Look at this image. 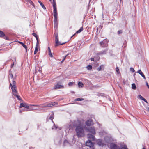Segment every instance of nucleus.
Returning a JSON list of instances; mask_svg holds the SVG:
<instances>
[{"mask_svg":"<svg viewBox=\"0 0 149 149\" xmlns=\"http://www.w3.org/2000/svg\"><path fill=\"white\" fill-rule=\"evenodd\" d=\"M84 120L83 119H79L77 121H74V123L70 122L68 124L65 125V132L67 133H68L69 130H72L74 127H75V131L77 137H83L85 136L84 127Z\"/></svg>","mask_w":149,"mask_h":149,"instance_id":"f257e3e1","label":"nucleus"},{"mask_svg":"<svg viewBox=\"0 0 149 149\" xmlns=\"http://www.w3.org/2000/svg\"><path fill=\"white\" fill-rule=\"evenodd\" d=\"M58 103L55 102H51L50 103H45L39 105H30L28 109L26 110V111H30L37 110H44V107H52L56 105Z\"/></svg>","mask_w":149,"mask_h":149,"instance_id":"f03ea898","label":"nucleus"},{"mask_svg":"<svg viewBox=\"0 0 149 149\" xmlns=\"http://www.w3.org/2000/svg\"><path fill=\"white\" fill-rule=\"evenodd\" d=\"M15 76L13 77V74H10L9 76V80L11 88L12 89L13 94L14 95H16L17 94L16 90V83L15 82Z\"/></svg>","mask_w":149,"mask_h":149,"instance_id":"7ed1b4c3","label":"nucleus"},{"mask_svg":"<svg viewBox=\"0 0 149 149\" xmlns=\"http://www.w3.org/2000/svg\"><path fill=\"white\" fill-rule=\"evenodd\" d=\"M84 126V128H85L86 130L87 131L90 132L93 134H95V131L94 127H85V126Z\"/></svg>","mask_w":149,"mask_h":149,"instance_id":"20e7f679","label":"nucleus"},{"mask_svg":"<svg viewBox=\"0 0 149 149\" xmlns=\"http://www.w3.org/2000/svg\"><path fill=\"white\" fill-rule=\"evenodd\" d=\"M108 40L107 39H104L102 41L99 42L100 44L102 47H106L108 45Z\"/></svg>","mask_w":149,"mask_h":149,"instance_id":"39448f33","label":"nucleus"},{"mask_svg":"<svg viewBox=\"0 0 149 149\" xmlns=\"http://www.w3.org/2000/svg\"><path fill=\"white\" fill-rule=\"evenodd\" d=\"M54 17V27L57 25V12H53Z\"/></svg>","mask_w":149,"mask_h":149,"instance_id":"423d86ee","label":"nucleus"},{"mask_svg":"<svg viewBox=\"0 0 149 149\" xmlns=\"http://www.w3.org/2000/svg\"><path fill=\"white\" fill-rule=\"evenodd\" d=\"M86 145L89 147L90 148H94V144L90 140H88V141H86Z\"/></svg>","mask_w":149,"mask_h":149,"instance_id":"0eeeda50","label":"nucleus"},{"mask_svg":"<svg viewBox=\"0 0 149 149\" xmlns=\"http://www.w3.org/2000/svg\"><path fill=\"white\" fill-rule=\"evenodd\" d=\"M97 144L100 146H103L105 144L103 141L100 139H98L97 141Z\"/></svg>","mask_w":149,"mask_h":149,"instance_id":"6e6552de","label":"nucleus"},{"mask_svg":"<svg viewBox=\"0 0 149 149\" xmlns=\"http://www.w3.org/2000/svg\"><path fill=\"white\" fill-rule=\"evenodd\" d=\"M19 107L20 108L24 107L28 109V108H29V105L26 103H22L20 104Z\"/></svg>","mask_w":149,"mask_h":149,"instance_id":"1a4fd4ad","label":"nucleus"},{"mask_svg":"<svg viewBox=\"0 0 149 149\" xmlns=\"http://www.w3.org/2000/svg\"><path fill=\"white\" fill-rule=\"evenodd\" d=\"M110 147L111 149H118L120 148L119 146L113 143L110 144Z\"/></svg>","mask_w":149,"mask_h":149,"instance_id":"9d476101","label":"nucleus"},{"mask_svg":"<svg viewBox=\"0 0 149 149\" xmlns=\"http://www.w3.org/2000/svg\"><path fill=\"white\" fill-rule=\"evenodd\" d=\"M52 5L54 9L53 12H57L55 0H53Z\"/></svg>","mask_w":149,"mask_h":149,"instance_id":"9b49d317","label":"nucleus"},{"mask_svg":"<svg viewBox=\"0 0 149 149\" xmlns=\"http://www.w3.org/2000/svg\"><path fill=\"white\" fill-rule=\"evenodd\" d=\"M87 126H90L93 124V122L91 119L87 120L85 122Z\"/></svg>","mask_w":149,"mask_h":149,"instance_id":"f8f14e48","label":"nucleus"},{"mask_svg":"<svg viewBox=\"0 0 149 149\" xmlns=\"http://www.w3.org/2000/svg\"><path fill=\"white\" fill-rule=\"evenodd\" d=\"M87 137L88 138L90 139V140H91L92 141H94L95 140V137L93 135L88 134L87 135Z\"/></svg>","mask_w":149,"mask_h":149,"instance_id":"ddd939ff","label":"nucleus"},{"mask_svg":"<svg viewBox=\"0 0 149 149\" xmlns=\"http://www.w3.org/2000/svg\"><path fill=\"white\" fill-rule=\"evenodd\" d=\"M63 85H61L59 84H57L54 87V89H60L61 88H63Z\"/></svg>","mask_w":149,"mask_h":149,"instance_id":"4468645a","label":"nucleus"},{"mask_svg":"<svg viewBox=\"0 0 149 149\" xmlns=\"http://www.w3.org/2000/svg\"><path fill=\"white\" fill-rule=\"evenodd\" d=\"M64 43H62V44L60 43L58 41V38H55V44H56L55 45V46L56 47V46H58V45H62L63 44H64Z\"/></svg>","mask_w":149,"mask_h":149,"instance_id":"2eb2a0df","label":"nucleus"},{"mask_svg":"<svg viewBox=\"0 0 149 149\" xmlns=\"http://www.w3.org/2000/svg\"><path fill=\"white\" fill-rule=\"evenodd\" d=\"M137 73L140 74L144 79H146V77L143 73L142 72L141 70H138Z\"/></svg>","mask_w":149,"mask_h":149,"instance_id":"dca6fc26","label":"nucleus"},{"mask_svg":"<svg viewBox=\"0 0 149 149\" xmlns=\"http://www.w3.org/2000/svg\"><path fill=\"white\" fill-rule=\"evenodd\" d=\"M63 146H70V144L69 143V142H68V141H67V140H65L64 141V142H63Z\"/></svg>","mask_w":149,"mask_h":149,"instance_id":"f3484780","label":"nucleus"},{"mask_svg":"<svg viewBox=\"0 0 149 149\" xmlns=\"http://www.w3.org/2000/svg\"><path fill=\"white\" fill-rule=\"evenodd\" d=\"M110 140V138L108 136H106L104 138V140L106 143H109Z\"/></svg>","mask_w":149,"mask_h":149,"instance_id":"a211bd4d","label":"nucleus"},{"mask_svg":"<svg viewBox=\"0 0 149 149\" xmlns=\"http://www.w3.org/2000/svg\"><path fill=\"white\" fill-rule=\"evenodd\" d=\"M50 117L49 118V119H50L52 121V119L53 118L54 113L53 112H52L50 114H49Z\"/></svg>","mask_w":149,"mask_h":149,"instance_id":"6ab92c4d","label":"nucleus"},{"mask_svg":"<svg viewBox=\"0 0 149 149\" xmlns=\"http://www.w3.org/2000/svg\"><path fill=\"white\" fill-rule=\"evenodd\" d=\"M18 42L19 43H20V44H21L23 46V47L24 48H25L26 51V52H27V47L26 46V45H25L22 42L19 41Z\"/></svg>","mask_w":149,"mask_h":149,"instance_id":"aec40b11","label":"nucleus"},{"mask_svg":"<svg viewBox=\"0 0 149 149\" xmlns=\"http://www.w3.org/2000/svg\"><path fill=\"white\" fill-rule=\"evenodd\" d=\"M32 34L33 36L35 37L36 38V39L37 40V45H38V36H37V35L35 33H33Z\"/></svg>","mask_w":149,"mask_h":149,"instance_id":"412c9836","label":"nucleus"},{"mask_svg":"<svg viewBox=\"0 0 149 149\" xmlns=\"http://www.w3.org/2000/svg\"><path fill=\"white\" fill-rule=\"evenodd\" d=\"M104 68V65H101L97 68V70L99 71H100L102 70H103Z\"/></svg>","mask_w":149,"mask_h":149,"instance_id":"4be33fe9","label":"nucleus"},{"mask_svg":"<svg viewBox=\"0 0 149 149\" xmlns=\"http://www.w3.org/2000/svg\"><path fill=\"white\" fill-rule=\"evenodd\" d=\"M121 149H128L127 146L125 144L121 145Z\"/></svg>","mask_w":149,"mask_h":149,"instance_id":"5701e85b","label":"nucleus"},{"mask_svg":"<svg viewBox=\"0 0 149 149\" xmlns=\"http://www.w3.org/2000/svg\"><path fill=\"white\" fill-rule=\"evenodd\" d=\"M38 2L44 9H46V8L45 7L44 5L41 1H38Z\"/></svg>","mask_w":149,"mask_h":149,"instance_id":"b1692460","label":"nucleus"},{"mask_svg":"<svg viewBox=\"0 0 149 149\" xmlns=\"http://www.w3.org/2000/svg\"><path fill=\"white\" fill-rule=\"evenodd\" d=\"M78 84L79 87H82L84 86L83 83L81 82H79Z\"/></svg>","mask_w":149,"mask_h":149,"instance_id":"393cba45","label":"nucleus"},{"mask_svg":"<svg viewBox=\"0 0 149 149\" xmlns=\"http://www.w3.org/2000/svg\"><path fill=\"white\" fill-rule=\"evenodd\" d=\"M132 88L134 90H135L136 88V87L135 84L134 83H133L132 85Z\"/></svg>","mask_w":149,"mask_h":149,"instance_id":"a878e982","label":"nucleus"},{"mask_svg":"<svg viewBox=\"0 0 149 149\" xmlns=\"http://www.w3.org/2000/svg\"><path fill=\"white\" fill-rule=\"evenodd\" d=\"M83 27H81L79 30L77 31L76 32V33H80L81 32L83 31Z\"/></svg>","mask_w":149,"mask_h":149,"instance_id":"bb28decb","label":"nucleus"},{"mask_svg":"<svg viewBox=\"0 0 149 149\" xmlns=\"http://www.w3.org/2000/svg\"><path fill=\"white\" fill-rule=\"evenodd\" d=\"M107 50H104L100 52V54H105L106 53Z\"/></svg>","mask_w":149,"mask_h":149,"instance_id":"cd10ccee","label":"nucleus"},{"mask_svg":"<svg viewBox=\"0 0 149 149\" xmlns=\"http://www.w3.org/2000/svg\"><path fill=\"white\" fill-rule=\"evenodd\" d=\"M83 98H76L75 99V101H81L84 100Z\"/></svg>","mask_w":149,"mask_h":149,"instance_id":"c85d7f7f","label":"nucleus"},{"mask_svg":"<svg viewBox=\"0 0 149 149\" xmlns=\"http://www.w3.org/2000/svg\"><path fill=\"white\" fill-rule=\"evenodd\" d=\"M5 35L4 33L2 31H0V37H2L4 36Z\"/></svg>","mask_w":149,"mask_h":149,"instance_id":"c756f323","label":"nucleus"},{"mask_svg":"<svg viewBox=\"0 0 149 149\" xmlns=\"http://www.w3.org/2000/svg\"><path fill=\"white\" fill-rule=\"evenodd\" d=\"M28 3H29L31 5H32L33 6V7L35 8L34 4L33 2L31 0L29 1V2Z\"/></svg>","mask_w":149,"mask_h":149,"instance_id":"7c9ffc66","label":"nucleus"},{"mask_svg":"<svg viewBox=\"0 0 149 149\" xmlns=\"http://www.w3.org/2000/svg\"><path fill=\"white\" fill-rule=\"evenodd\" d=\"M86 68L88 70H90L92 68V66L91 65H89L87 66Z\"/></svg>","mask_w":149,"mask_h":149,"instance_id":"2f4dec72","label":"nucleus"},{"mask_svg":"<svg viewBox=\"0 0 149 149\" xmlns=\"http://www.w3.org/2000/svg\"><path fill=\"white\" fill-rule=\"evenodd\" d=\"M37 45H36L37 47H36L35 50L34 52V54H36L37 51H38V49L37 47Z\"/></svg>","mask_w":149,"mask_h":149,"instance_id":"473e14b6","label":"nucleus"},{"mask_svg":"<svg viewBox=\"0 0 149 149\" xmlns=\"http://www.w3.org/2000/svg\"><path fill=\"white\" fill-rule=\"evenodd\" d=\"M15 96H16L18 100H20L21 99L20 98V96L17 94H16V95H14Z\"/></svg>","mask_w":149,"mask_h":149,"instance_id":"72a5a7b5","label":"nucleus"},{"mask_svg":"<svg viewBox=\"0 0 149 149\" xmlns=\"http://www.w3.org/2000/svg\"><path fill=\"white\" fill-rule=\"evenodd\" d=\"M57 128H58L54 124V126H53V127H52V130H54V129L56 130V129H57Z\"/></svg>","mask_w":149,"mask_h":149,"instance_id":"f704fd0d","label":"nucleus"},{"mask_svg":"<svg viewBox=\"0 0 149 149\" xmlns=\"http://www.w3.org/2000/svg\"><path fill=\"white\" fill-rule=\"evenodd\" d=\"M130 70L132 72H134V71H135L132 68H130Z\"/></svg>","mask_w":149,"mask_h":149,"instance_id":"c9c22d12","label":"nucleus"},{"mask_svg":"<svg viewBox=\"0 0 149 149\" xmlns=\"http://www.w3.org/2000/svg\"><path fill=\"white\" fill-rule=\"evenodd\" d=\"M138 97L139 98L142 100L144 98L140 95H139L138 96Z\"/></svg>","mask_w":149,"mask_h":149,"instance_id":"e433bc0d","label":"nucleus"},{"mask_svg":"<svg viewBox=\"0 0 149 149\" xmlns=\"http://www.w3.org/2000/svg\"><path fill=\"white\" fill-rule=\"evenodd\" d=\"M54 35H55V38H58V33H56V32L54 33Z\"/></svg>","mask_w":149,"mask_h":149,"instance_id":"4c0bfd02","label":"nucleus"},{"mask_svg":"<svg viewBox=\"0 0 149 149\" xmlns=\"http://www.w3.org/2000/svg\"><path fill=\"white\" fill-rule=\"evenodd\" d=\"M145 110H146V111H148L149 110V107H145Z\"/></svg>","mask_w":149,"mask_h":149,"instance_id":"58836bf2","label":"nucleus"},{"mask_svg":"<svg viewBox=\"0 0 149 149\" xmlns=\"http://www.w3.org/2000/svg\"><path fill=\"white\" fill-rule=\"evenodd\" d=\"M49 55L50 56L52 57H53V56L51 52H49Z\"/></svg>","mask_w":149,"mask_h":149,"instance_id":"ea45409f","label":"nucleus"},{"mask_svg":"<svg viewBox=\"0 0 149 149\" xmlns=\"http://www.w3.org/2000/svg\"><path fill=\"white\" fill-rule=\"evenodd\" d=\"M73 84V82H70L68 83V85L70 86H72Z\"/></svg>","mask_w":149,"mask_h":149,"instance_id":"a19ab883","label":"nucleus"},{"mask_svg":"<svg viewBox=\"0 0 149 149\" xmlns=\"http://www.w3.org/2000/svg\"><path fill=\"white\" fill-rule=\"evenodd\" d=\"M119 68H118V67H117V68H116V71L117 72H119Z\"/></svg>","mask_w":149,"mask_h":149,"instance_id":"79ce46f5","label":"nucleus"},{"mask_svg":"<svg viewBox=\"0 0 149 149\" xmlns=\"http://www.w3.org/2000/svg\"><path fill=\"white\" fill-rule=\"evenodd\" d=\"M118 33L119 34H120V33H122V31H118Z\"/></svg>","mask_w":149,"mask_h":149,"instance_id":"37998d69","label":"nucleus"},{"mask_svg":"<svg viewBox=\"0 0 149 149\" xmlns=\"http://www.w3.org/2000/svg\"><path fill=\"white\" fill-rule=\"evenodd\" d=\"M143 100L146 103H148L147 101L145 98H144Z\"/></svg>","mask_w":149,"mask_h":149,"instance_id":"c03bdc74","label":"nucleus"},{"mask_svg":"<svg viewBox=\"0 0 149 149\" xmlns=\"http://www.w3.org/2000/svg\"><path fill=\"white\" fill-rule=\"evenodd\" d=\"M4 39H6L7 40H9L8 38V37H6V36H4Z\"/></svg>","mask_w":149,"mask_h":149,"instance_id":"a18cd8bd","label":"nucleus"},{"mask_svg":"<svg viewBox=\"0 0 149 149\" xmlns=\"http://www.w3.org/2000/svg\"><path fill=\"white\" fill-rule=\"evenodd\" d=\"M67 56V55H66L65 56V57H64L63 58V61H64L66 57Z\"/></svg>","mask_w":149,"mask_h":149,"instance_id":"49530a36","label":"nucleus"},{"mask_svg":"<svg viewBox=\"0 0 149 149\" xmlns=\"http://www.w3.org/2000/svg\"><path fill=\"white\" fill-rule=\"evenodd\" d=\"M48 51H49V52H51L50 48L49 47H48Z\"/></svg>","mask_w":149,"mask_h":149,"instance_id":"de8ad7c7","label":"nucleus"},{"mask_svg":"<svg viewBox=\"0 0 149 149\" xmlns=\"http://www.w3.org/2000/svg\"><path fill=\"white\" fill-rule=\"evenodd\" d=\"M14 62H13V64H12L11 65V68H12V67H13V66L14 65Z\"/></svg>","mask_w":149,"mask_h":149,"instance_id":"09e8293b","label":"nucleus"},{"mask_svg":"<svg viewBox=\"0 0 149 149\" xmlns=\"http://www.w3.org/2000/svg\"><path fill=\"white\" fill-rule=\"evenodd\" d=\"M91 60L92 61H93L94 60V58H91Z\"/></svg>","mask_w":149,"mask_h":149,"instance_id":"8fccbe9b","label":"nucleus"},{"mask_svg":"<svg viewBox=\"0 0 149 149\" xmlns=\"http://www.w3.org/2000/svg\"><path fill=\"white\" fill-rule=\"evenodd\" d=\"M29 149H34V148L33 147H31L29 148Z\"/></svg>","mask_w":149,"mask_h":149,"instance_id":"3c124183","label":"nucleus"},{"mask_svg":"<svg viewBox=\"0 0 149 149\" xmlns=\"http://www.w3.org/2000/svg\"><path fill=\"white\" fill-rule=\"evenodd\" d=\"M146 84L147 86H148L149 85L148 84V83L147 82L146 83Z\"/></svg>","mask_w":149,"mask_h":149,"instance_id":"603ef678","label":"nucleus"},{"mask_svg":"<svg viewBox=\"0 0 149 149\" xmlns=\"http://www.w3.org/2000/svg\"><path fill=\"white\" fill-rule=\"evenodd\" d=\"M31 0H26V1L28 2H29V1H30Z\"/></svg>","mask_w":149,"mask_h":149,"instance_id":"864d4df0","label":"nucleus"},{"mask_svg":"<svg viewBox=\"0 0 149 149\" xmlns=\"http://www.w3.org/2000/svg\"><path fill=\"white\" fill-rule=\"evenodd\" d=\"M135 75H136V73H135L134 74V76Z\"/></svg>","mask_w":149,"mask_h":149,"instance_id":"5fc2aeb1","label":"nucleus"},{"mask_svg":"<svg viewBox=\"0 0 149 149\" xmlns=\"http://www.w3.org/2000/svg\"><path fill=\"white\" fill-rule=\"evenodd\" d=\"M87 149H94V148H90L89 149V148H88Z\"/></svg>","mask_w":149,"mask_h":149,"instance_id":"6e6d98bb","label":"nucleus"},{"mask_svg":"<svg viewBox=\"0 0 149 149\" xmlns=\"http://www.w3.org/2000/svg\"><path fill=\"white\" fill-rule=\"evenodd\" d=\"M148 87V88L149 89V85H148V86H147Z\"/></svg>","mask_w":149,"mask_h":149,"instance_id":"4d7b16f0","label":"nucleus"},{"mask_svg":"<svg viewBox=\"0 0 149 149\" xmlns=\"http://www.w3.org/2000/svg\"><path fill=\"white\" fill-rule=\"evenodd\" d=\"M63 60L61 61V63H62V62H63Z\"/></svg>","mask_w":149,"mask_h":149,"instance_id":"13d9d810","label":"nucleus"},{"mask_svg":"<svg viewBox=\"0 0 149 149\" xmlns=\"http://www.w3.org/2000/svg\"><path fill=\"white\" fill-rule=\"evenodd\" d=\"M75 35V34H74L72 36V37H73V36H74Z\"/></svg>","mask_w":149,"mask_h":149,"instance_id":"bf43d9fd","label":"nucleus"},{"mask_svg":"<svg viewBox=\"0 0 149 149\" xmlns=\"http://www.w3.org/2000/svg\"><path fill=\"white\" fill-rule=\"evenodd\" d=\"M143 149H146L145 148H143Z\"/></svg>","mask_w":149,"mask_h":149,"instance_id":"052dcab7","label":"nucleus"},{"mask_svg":"<svg viewBox=\"0 0 149 149\" xmlns=\"http://www.w3.org/2000/svg\"><path fill=\"white\" fill-rule=\"evenodd\" d=\"M49 1H51L52 0H49Z\"/></svg>","mask_w":149,"mask_h":149,"instance_id":"680f3d73","label":"nucleus"},{"mask_svg":"<svg viewBox=\"0 0 149 149\" xmlns=\"http://www.w3.org/2000/svg\"><path fill=\"white\" fill-rule=\"evenodd\" d=\"M59 130H60V129H60V128H59Z\"/></svg>","mask_w":149,"mask_h":149,"instance_id":"e2e57ef3","label":"nucleus"},{"mask_svg":"<svg viewBox=\"0 0 149 149\" xmlns=\"http://www.w3.org/2000/svg\"><path fill=\"white\" fill-rule=\"evenodd\" d=\"M148 111L149 112V110H148Z\"/></svg>","mask_w":149,"mask_h":149,"instance_id":"0e129e2a","label":"nucleus"},{"mask_svg":"<svg viewBox=\"0 0 149 149\" xmlns=\"http://www.w3.org/2000/svg\"><path fill=\"white\" fill-rule=\"evenodd\" d=\"M121 0H120V1H121Z\"/></svg>","mask_w":149,"mask_h":149,"instance_id":"69168bd1","label":"nucleus"}]
</instances>
